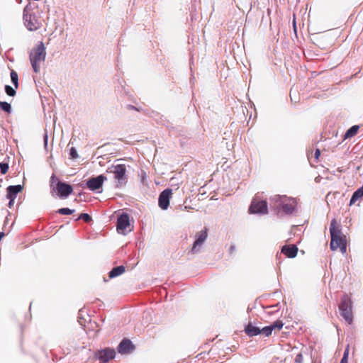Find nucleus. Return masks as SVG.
Returning <instances> with one entry per match:
<instances>
[{
  "label": "nucleus",
  "instance_id": "f257e3e1",
  "mask_svg": "<svg viewBox=\"0 0 363 363\" xmlns=\"http://www.w3.org/2000/svg\"><path fill=\"white\" fill-rule=\"evenodd\" d=\"M269 206L277 215H291L296 211L297 200L286 195L276 194L269 197Z\"/></svg>",
  "mask_w": 363,
  "mask_h": 363
},
{
  "label": "nucleus",
  "instance_id": "f03ea898",
  "mask_svg": "<svg viewBox=\"0 0 363 363\" xmlns=\"http://www.w3.org/2000/svg\"><path fill=\"white\" fill-rule=\"evenodd\" d=\"M46 50L44 43L40 41L32 48L29 53V60L33 72L38 73L40 71V65L45 62Z\"/></svg>",
  "mask_w": 363,
  "mask_h": 363
},
{
  "label": "nucleus",
  "instance_id": "7ed1b4c3",
  "mask_svg": "<svg viewBox=\"0 0 363 363\" xmlns=\"http://www.w3.org/2000/svg\"><path fill=\"white\" fill-rule=\"evenodd\" d=\"M352 302L350 297L345 294L341 298L340 303L339 305V311L341 316L348 323L351 324L353 321L352 316Z\"/></svg>",
  "mask_w": 363,
  "mask_h": 363
},
{
  "label": "nucleus",
  "instance_id": "20e7f679",
  "mask_svg": "<svg viewBox=\"0 0 363 363\" xmlns=\"http://www.w3.org/2000/svg\"><path fill=\"white\" fill-rule=\"evenodd\" d=\"M330 233L331 237L330 247L331 250L334 251L345 241L342 237L341 230L337 226L335 219H333L330 222Z\"/></svg>",
  "mask_w": 363,
  "mask_h": 363
},
{
  "label": "nucleus",
  "instance_id": "39448f33",
  "mask_svg": "<svg viewBox=\"0 0 363 363\" xmlns=\"http://www.w3.org/2000/svg\"><path fill=\"white\" fill-rule=\"evenodd\" d=\"M107 172L114 174L116 186L120 187L127 182L126 167L123 164L112 165L108 168Z\"/></svg>",
  "mask_w": 363,
  "mask_h": 363
},
{
  "label": "nucleus",
  "instance_id": "423d86ee",
  "mask_svg": "<svg viewBox=\"0 0 363 363\" xmlns=\"http://www.w3.org/2000/svg\"><path fill=\"white\" fill-rule=\"evenodd\" d=\"M55 179V176L52 174L51 177V184L50 187L53 191H57V195L60 198H67L73 191L72 186L65 182L58 181L56 184V186L53 184V181Z\"/></svg>",
  "mask_w": 363,
  "mask_h": 363
},
{
  "label": "nucleus",
  "instance_id": "0eeeda50",
  "mask_svg": "<svg viewBox=\"0 0 363 363\" xmlns=\"http://www.w3.org/2000/svg\"><path fill=\"white\" fill-rule=\"evenodd\" d=\"M250 213L267 214L268 212L267 202L264 200L253 199L249 208Z\"/></svg>",
  "mask_w": 363,
  "mask_h": 363
},
{
  "label": "nucleus",
  "instance_id": "6e6552de",
  "mask_svg": "<svg viewBox=\"0 0 363 363\" xmlns=\"http://www.w3.org/2000/svg\"><path fill=\"white\" fill-rule=\"evenodd\" d=\"M208 237L207 230L204 229L201 230L196 235V240L194 241L193 246L189 252L191 254H198L201 252L202 245L206 240Z\"/></svg>",
  "mask_w": 363,
  "mask_h": 363
},
{
  "label": "nucleus",
  "instance_id": "1a4fd4ad",
  "mask_svg": "<svg viewBox=\"0 0 363 363\" xmlns=\"http://www.w3.org/2000/svg\"><path fill=\"white\" fill-rule=\"evenodd\" d=\"M29 6L27 5L23 10L24 24L28 30L30 31L36 30L38 28V24L34 15L28 13Z\"/></svg>",
  "mask_w": 363,
  "mask_h": 363
},
{
  "label": "nucleus",
  "instance_id": "9d476101",
  "mask_svg": "<svg viewBox=\"0 0 363 363\" xmlns=\"http://www.w3.org/2000/svg\"><path fill=\"white\" fill-rule=\"evenodd\" d=\"M106 179L107 178L103 174L91 177L86 181V186L91 191H98L102 187L103 183Z\"/></svg>",
  "mask_w": 363,
  "mask_h": 363
},
{
  "label": "nucleus",
  "instance_id": "9b49d317",
  "mask_svg": "<svg viewBox=\"0 0 363 363\" xmlns=\"http://www.w3.org/2000/svg\"><path fill=\"white\" fill-rule=\"evenodd\" d=\"M95 357L101 362L106 363L116 357L114 349L106 347L96 352Z\"/></svg>",
  "mask_w": 363,
  "mask_h": 363
},
{
  "label": "nucleus",
  "instance_id": "f8f14e48",
  "mask_svg": "<svg viewBox=\"0 0 363 363\" xmlns=\"http://www.w3.org/2000/svg\"><path fill=\"white\" fill-rule=\"evenodd\" d=\"M172 194L171 189H166L159 195L158 204L161 209L167 210L169 206V200Z\"/></svg>",
  "mask_w": 363,
  "mask_h": 363
},
{
  "label": "nucleus",
  "instance_id": "ddd939ff",
  "mask_svg": "<svg viewBox=\"0 0 363 363\" xmlns=\"http://www.w3.org/2000/svg\"><path fill=\"white\" fill-rule=\"evenodd\" d=\"M130 225L129 215L126 213H123L119 216L117 220V230L119 233L125 235L127 228Z\"/></svg>",
  "mask_w": 363,
  "mask_h": 363
},
{
  "label": "nucleus",
  "instance_id": "4468645a",
  "mask_svg": "<svg viewBox=\"0 0 363 363\" xmlns=\"http://www.w3.org/2000/svg\"><path fill=\"white\" fill-rule=\"evenodd\" d=\"M283 325L284 323L281 320H276L272 324L261 328V334H263L265 337H269L272 335L273 330H277L279 331L283 328Z\"/></svg>",
  "mask_w": 363,
  "mask_h": 363
},
{
  "label": "nucleus",
  "instance_id": "2eb2a0df",
  "mask_svg": "<svg viewBox=\"0 0 363 363\" xmlns=\"http://www.w3.org/2000/svg\"><path fill=\"white\" fill-rule=\"evenodd\" d=\"M134 350L133 342L128 339H123L118 345L117 350L120 354H128Z\"/></svg>",
  "mask_w": 363,
  "mask_h": 363
},
{
  "label": "nucleus",
  "instance_id": "dca6fc26",
  "mask_svg": "<svg viewBox=\"0 0 363 363\" xmlns=\"http://www.w3.org/2000/svg\"><path fill=\"white\" fill-rule=\"evenodd\" d=\"M281 252L289 258H294L297 255L298 248L296 245H284L281 248Z\"/></svg>",
  "mask_w": 363,
  "mask_h": 363
},
{
  "label": "nucleus",
  "instance_id": "f3484780",
  "mask_svg": "<svg viewBox=\"0 0 363 363\" xmlns=\"http://www.w3.org/2000/svg\"><path fill=\"white\" fill-rule=\"evenodd\" d=\"M23 186L20 184L11 185L7 187V198L16 199L17 194L21 191Z\"/></svg>",
  "mask_w": 363,
  "mask_h": 363
},
{
  "label": "nucleus",
  "instance_id": "a211bd4d",
  "mask_svg": "<svg viewBox=\"0 0 363 363\" xmlns=\"http://www.w3.org/2000/svg\"><path fill=\"white\" fill-rule=\"evenodd\" d=\"M245 332L250 337L257 336L261 334V328L249 323L245 328Z\"/></svg>",
  "mask_w": 363,
  "mask_h": 363
},
{
  "label": "nucleus",
  "instance_id": "6ab92c4d",
  "mask_svg": "<svg viewBox=\"0 0 363 363\" xmlns=\"http://www.w3.org/2000/svg\"><path fill=\"white\" fill-rule=\"evenodd\" d=\"M125 271V267L123 265L113 267L108 273L110 279L115 278L123 274Z\"/></svg>",
  "mask_w": 363,
  "mask_h": 363
},
{
  "label": "nucleus",
  "instance_id": "aec40b11",
  "mask_svg": "<svg viewBox=\"0 0 363 363\" xmlns=\"http://www.w3.org/2000/svg\"><path fill=\"white\" fill-rule=\"evenodd\" d=\"M363 197V186L357 189L352 195L350 201V205L352 206L356 203V201Z\"/></svg>",
  "mask_w": 363,
  "mask_h": 363
},
{
  "label": "nucleus",
  "instance_id": "412c9836",
  "mask_svg": "<svg viewBox=\"0 0 363 363\" xmlns=\"http://www.w3.org/2000/svg\"><path fill=\"white\" fill-rule=\"evenodd\" d=\"M359 130L358 125H352L351 128H350L346 133H345V138H350L353 136H354Z\"/></svg>",
  "mask_w": 363,
  "mask_h": 363
},
{
  "label": "nucleus",
  "instance_id": "4be33fe9",
  "mask_svg": "<svg viewBox=\"0 0 363 363\" xmlns=\"http://www.w3.org/2000/svg\"><path fill=\"white\" fill-rule=\"evenodd\" d=\"M11 80L16 89L18 87V77L16 71L11 70Z\"/></svg>",
  "mask_w": 363,
  "mask_h": 363
},
{
  "label": "nucleus",
  "instance_id": "5701e85b",
  "mask_svg": "<svg viewBox=\"0 0 363 363\" xmlns=\"http://www.w3.org/2000/svg\"><path fill=\"white\" fill-rule=\"evenodd\" d=\"M0 108L7 113H10L11 112V106L6 101H0Z\"/></svg>",
  "mask_w": 363,
  "mask_h": 363
},
{
  "label": "nucleus",
  "instance_id": "b1692460",
  "mask_svg": "<svg viewBox=\"0 0 363 363\" xmlns=\"http://www.w3.org/2000/svg\"><path fill=\"white\" fill-rule=\"evenodd\" d=\"M74 212V209H70L68 208H62L57 210V213L60 215H71Z\"/></svg>",
  "mask_w": 363,
  "mask_h": 363
},
{
  "label": "nucleus",
  "instance_id": "393cba45",
  "mask_svg": "<svg viewBox=\"0 0 363 363\" xmlns=\"http://www.w3.org/2000/svg\"><path fill=\"white\" fill-rule=\"evenodd\" d=\"M4 89L6 94L9 95V96H14L16 94L15 89H13L9 85H6Z\"/></svg>",
  "mask_w": 363,
  "mask_h": 363
},
{
  "label": "nucleus",
  "instance_id": "a878e982",
  "mask_svg": "<svg viewBox=\"0 0 363 363\" xmlns=\"http://www.w3.org/2000/svg\"><path fill=\"white\" fill-rule=\"evenodd\" d=\"M79 219L84 220L86 223H89L92 220L91 216L85 213H81L77 220Z\"/></svg>",
  "mask_w": 363,
  "mask_h": 363
},
{
  "label": "nucleus",
  "instance_id": "bb28decb",
  "mask_svg": "<svg viewBox=\"0 0 363 363\" xmlns=\"http://www.w3.org/2000/svg\"><path fill=\"white\" fill-rule=\"evenodd\" d=\"M9 169V164L6 162H0V172L2 174H5Z\"/></svg>",
  "mask_w": 363,
  "mask_h": 363
},
{
  "label": "nucleus",
  "instance_id": "cd10ccee",
  "mask_svg": "<svg viewBox=\"0 0 363 363\" xmlns=\"http://www.w3.org/2000/svg\"><path fill=\"white\" fill-rule=\"evenodd\" d=\"M69 156L72 159H77L79 157V155L75 147H71L69 150Z\"/></svg>",
  "mask_w": 363,
  "mask_h": 363
},
{
  "label": "nucleus",
  "instance_id": "c85d7f7f",
  "mask_svg": "<svg viewBox=\"0 0 363 363\" xmlns=\"http://www.w3.org/2000/svg\"><path fill=\"white\" fill-rule=\"evenodd\" d=\"M348 354L349 350L347 348L343 354V357H342L340 363H347L348 362Z\"/></svg>",
  "mask_w": 363,
  "mask_h": 363
},
{
  "label": "nucleus",
  "instance_id": "c756f323",
  "mask_svg": "<svg viewBox=\"0 0 363 363\" xmlns=\"http://www.w3.org/2000/svg\"><path fill=\"white\" fill-rule=\"evenodd\" d=\"M303 357L301 353H298L295 357L296 363H303Z\"/></svg>",
  "mask_w": 363,
  "mask_h": 363
},
{
  "label": "nucleus",
  "instance_id": "7c9ffc66",
  "mask_svg": "<svg viewBox=\"0 0 363 363\" xmlns=\"http://www.w3.org/2000/svg\"><path fill=\"white\" fill-rule=\"evenodd\" d=\"M338 248H340V250L342 254L346 253V252H347L346 242L345 241L343 243H342V245Z\"/></svg>",
  "mask_w": 363,
  "mask_h": 363
},
{
  "label": "nucleus",
  "instance_id": "2f4dec72",
  "mask_svg": "<svg viewBox=\"0 0 363 363\" xmlns=\"http://www.w3.org/2000/svg\"><path fill=\"white\" fill-rule=\"evenodd\" d=\"M9 199V207L11 208L14 203L15 199L8 198Z\"/></svg>",
  "mask_w": 363,
  "mask_h": 363
},
{
  "label": "nucleus",
  "instance_id": "473e14b6",
  "mask_svg": "<svg viewBox=\"0 0 363 363\" xmlns=\"http://www.w3.org/2000/svg\"><path fill=\"white\" fill-rule=\"evenodd\" d=\"M320 150H319V149H316V150H315V158L316 160H318V157H319V156H320Z\"/></svg>",
  "mask_w": 363,
  "mask_h": 363
},
{
  "label": "nucleus",
  "instance_id": "72a5a7b5",
  "mask_svg": "<svg viewBox=\"0 0 363 363\" xmlns=\"http://www.w3.org/2000/svg\"><path fill=\"white\" fill-rule=\"evenodd\" d=\"M44 145L46 147L48 145V134L47 133L44 135Z\"/></svg>",
  "mask_w": 363,
  "mask_h": 363
},
{
  "label": "nucleus",
  "instance_id": "f704fd0d",
  "mask_svg": "<svg viewBox=\"0 0 363 363\" xmlns=\"http://www.w3.org/2000/svg\"><path fill=\"white\" fill-rule=\"evenodd\" d=\"M128 108L129 109H136V108L134 106H132V105H129L128 106Z\"/></svg>",
  "mask_w": 363,
  "mask_h": 363
},
{
  "label": "nucleus",
  "instance_id": "c9c22d12",
  "mask_svg": "<svg viewBox=\"0 0 363 363\" xmlns=\"http://www.w3.org/2000/svg\"><path fill=\"white\" fill-rule=\"evenodd\" d=\"M294 30H296V22H295V21H294Z\"/></svg>",
  "mask_w": 363,
  "mask_h": 363
},
{
  "label": "nucleus",
  "instance_id": "e433bc0d",
  "mask_svg": "<svg viewBox=\"0 0 363 363\" xmlns=\"http://www.w3.org/2000/svg\"><path fill=\"white\" fill-rule=\"evenodd\" d=\"M234 248H235V247H234V246H231V247H230V250H234Z\"/></svg>",
  "mask_w": 363,
  "mask_h": 363
}]
</instances>
